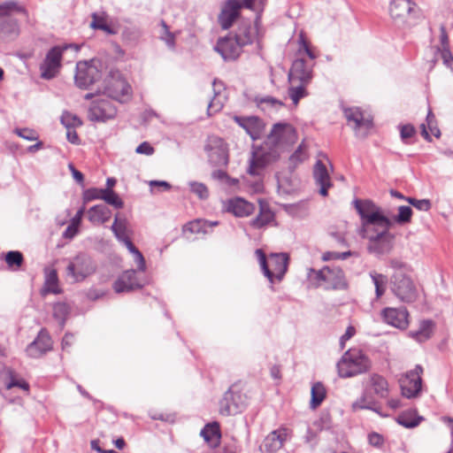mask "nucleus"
<instances>
[{
	"label": "nucleus",
	"mask_w": 453,
	"mask_h": 453,
	"mask_svg": "<svg viewBox=\"0 0 453 453\" xmlns=\"http://www.w3.org/2000/svg\"><path fill=\"white\" fill-rule=\"evenodd\" d=\"M298 43V58L293 62L288 73L289 88L288 90V96L296 105L300 99L307 96L306 86L312 79L313 65L306 62L303 56L306 55L311 60L317 58L303 35H300Z\"/></svg>",
	"instance_id": "f257e3e1"
},
{
	"label": "nucleus",
	"mask_w": 453,
	"mask_h": 453,
	"mask_svg": "<svg viewBox=\"0 0 453 453\" xmlns=\"http://www.w3.org/2000/svg\"><path fill=\"white\" fill-rule=\"evenodd\" d=\"M353 205L361 220L360 233H367L379 226H392V221L386 217L380 206L369 199H355Z\"/></svg>",
	"instance_id": "f03ea898"
},
{
	"label": "nucleus",
	"mask_w": 453,
	"mask_h": 453,
	"mask_svg": "<svg viewBox=\"0 0 453 453\" xmlns=\"http://www.w3.org/2000/svg\"><path fill=\"white\" fill-rule=\"evenodd\" d=\"M307 278L315 288L324 287L325 289H346L348 281L342 268L338 266H324L320 270L310 268Z\"/></svg>",
	"instance_id": "7ed1b4c3"
},
{
	"label": "nucleus",
	"mask_w": 453,
	"mask_h": 453,
	"mask_svg": "<svg viewBox=\"0 0 453 453\" xmlns=\"http://www.w3.org/2000/svg\"><path fill=\"white\" fill-rule=\"evenodd\" d=\"M257 259L260 265L264 275L271 284L274 280H281L288 271L289 257L286 253H272L268 261L265 253L261 249L255 251Z\"/></svg>",
	"instance_id": "20e7f679"
},
{
	"label": "nucleus",
	"mask_w": 453,
	"mask_h": 453,
	"mask_svg": "<svg viewBox=\"0 0 453 453\" xmlns=\"http://www.w3.org/2000/svg\"><path fill=\"white\" fill-rule=\"evenodd\" d=\"M371 366L368 357L356 349L347 350L337 363L338 374L341 378H350L365 373Z\"/></svg>",
	"instance_id": "39448f33"
},
{
	"label": "nucleus",
	"mask_w": 453,
	"mask_h": 453,
	"mask_svg": "<svg viewBox=\"0 0 453 453\" xmlns=\"http://www.w3.org/2000/svg\"><path fill=\"white\" fill-rule=\"evenodd\" d=\"M96 264L87 253L80 252L67 260L66 278L72 282H81L96 272Z\"/></svg>",
	"instance_id": "423d86ee"
},
{
	"label": "nucleus",
	"mask_w": 453,
	"mask_h": 453,
	"mask_svg": "<svg viewBox=\"0 0 453 453\" xmlns=\"http://www.w3.org/2000/svg\"><path fill=\"white\" fill-rule=\"evenodd\" d=\"M280 157V153L274 146L267 140L264 144L253 147L251 156L249 160L248 173L253 176L260 175L264 168L276 161Z\"/></svg>",
	"instance_id": "0eeeda50"
},
{
	"label": "nucleus",
	"mask_w": 453,
	"mask_h": 453,
	"mask_svg": "<svg viewBox=\"0 0 453 453\" xmlns=\"http://www.w3.org/2000/svg\"><path fill=\"white\" fill-rule=\"evenodd\" d=\"M391 226L372 228L367 233H360L369 240L368 250L375 255L388 254L393 249L395 235L389 232Z\"/></svg>",
	"instance_id": "6e6552de"
},
{
	"label": "nucleus",
	"mask_w": 453,
	"mask_h": 453,
	"mask_svg": "<svg viewBox=\"0 0 453 453\" xmlns=\"http://www.w3.org/2000/svg\"><path fill=\"white\" fill-rule=\"evenodd\" d=\"M68 49H73L77 52L80 48L76 44H64L55 46L48 51L44 60L40 65L41 77L42 79L50 80L58 73L61 67L62 55Z\"/></svg>",
	"instance_id": "1a4fd4ad"
},
{
	"label": "nucleus",
	"mask_w": 453,
	"mask_h": 453,
	"mask_svg": "<svg viewBox=\"0 0 453 453\" xmlns=\"http://www.w3.org/2000/svg\"><path fill=\"white\" fill-rule=\"evenodd\" d=\"M391 289L403 303H412L417 299V288L411 276L404 272L394 273L391 276Z\"/></svg>",
	"instance_id": "9d476101"
},
{
	"label": "nucleus",
	"mask_w": 453,
	"mask_h": 453,
	"mask_svg": "<svg viewBox=\"0 0 453 453\" xmlns=\"http://www.w3.org/2000/svg\"><path fill=\"white\" fill-rule=\"evenodd\" d=\"M204 150L209 163L214 167L226 166L228 164V150L226 144L219 136L211 135L207 138Z\"/></svg>",
	"instance_id": "9b49d317"
},
{
	"label": "nucleus",
	"mask_w": 453,
	"mask_h": 453,
	"mask_svg": "<svg viewBox=\"0 0 453 453\" xmlns=\"http://www.w3.org/2000/svg\"><path fill=\"white\" fill-rule=\"evenodd\" d=\"M424 369L420 365H416L414 369L407 372L400 380L402 394L407 398H415L419 395L422 388V378Z\"/></svg>",
	"instance_id": "f8f14e48"
},
{
	"label": "nucleus",
	"mask_w": 453,
	"mask_h": 453,
	"mask_svg": "<svg viewBox=\"0 0 453 453\" xmlns=\"http://www.w3.org/2000/svg\"><path fill=\"white\" fill-rule=\"evenodd\" d=\"M246 397L232 386L225 393L219 403V412L225 416L235 415L245 408Z\"/></svg>",
	"instance_id": "ddd939ff"
},
{
	"label": "nucleus",
	"mask_w": 453,
	"mask_h": 453,
	"mask_svg": "<svg viewBox=\"0 0 453 453\" xmlns=\"http://www.w3.org/2000/svg\"><path fill=\"white\" fill-rule=\"evenodd\" d=\"M104 93L119 102H127L131 96V87L119 73L105 81Z\"/></svg>",
	"instance_id": "4468645a"
},
{
	"label": "nucleus",
	"mask_w": 453,
	"mask_h": 453,
	"mask_svg": "<svg viewBox=\"0 0 453 453\" xmlns=\"http://www.w3.org/2000/svg\"><path fill=\"white\" fill-rule=\"evenodd\" d=\"M297 134L295 127L288 123H276L273 125L267 141L275 148L292 144L296 141Z\"/></svg>",
	"instance_id": "2eb2a0df"
},
{
	"label": "nucleus",
	"mask_w": 453,
	"mask_h": 453,
	"mask_svg": "<svg viewBox=\"0 0 453 453\" xmlns=\"http://www.w3.org/2000/svg\"><path fill=\"white\" fill-rule=\"evenodd\" d=\"M101 78V72L93 62H79L76 65L75 83L79 88H87Z\"/></svg>",
	"instance_id": "dca6fc26"
},
{
	"label": "nucleus",
	"mask_w": 453,
	"mask_h": 453,
	"mask_svg": "<svg viewBox=\"0 0 453 453\" xmlns=\"http://www.w3.org/2000/svg\"><path fill=\"white\" fill-rule=\"evenodd\" d=\"M291 436L292 432L287 427L281 426L273 430L264 439L260 450L263 453H275L282 448Z\"/></svg>",
	"instance_id": "f3484780"
},
{
	"label": "nucleus",
	"mask_w": 453,
	"mask_h": 453,
	"mask_svg": "<svg viewBox=\"0 0 453 453\" xmlns=\"http://www.w3.org/2000/svg\"><path fill=\"white\" fill-rule=\"evenodd\" d=\"M344 115L358 136L365 137L372 127V119L365 117L359 108H347L344 110Z\"/></svg>",
	"instance_id": "a211bd4d"
},
{
	"label": "nucleus",
	"mask_w": 453,
	"mask_h": 453,
	"mask_svg": "<svg viewBox=\"0 0 453 453\" xmlns=\"http://www.w3.org/2000/svg\"><path fill=\"white\" fill-rule=\"evenodd\" d=\"M115 106L106 99H100L92 103L88 110V118L92 121H105L115 117Z\"/></svg>",
	"instance_id": "6ab92c4d"
},
{
	"label": "nucleus",
	"mask_w": 453,
	"mask_h": 453,
	"mask_svg": "<svg viewBox=\"0 0 453 453\" xmlns=\"http://www.w3.org/2000/svg\"><path fill=\"white\" fill-rule=\"evenodd\" d=\"M243 7L241 0H227L219 15V23L223 29L230 28L240 15Z\"/></svg>",
	"instance_id": "aec40b11"
},
{
	"label": "nucleus",
	"mask_w": 453,
	"mask_h": 453,
	"mask_svg": "<svg viewBox=\"0 0 453 453\" xmlns=\"http://www.w3.org/2000/svg\"><path fill=\"white\" fill-rule=\"evenodd\" d=\"M16 10L17 5L13 2L0 5V34L12 35L17 33V21L12 17V13Z\"/></svg>",
	"instance_id": "412c9836"
},
{
	"label": "nucleus",
	"mask_w": 453,
	"mask_h": 453,
	"mask_svg": "<svg viewBox=\"0 0 453 453\" xmlns=\"http://www.w3.org/2000/svg\"><path fill=\"white\" fill-rule=\"evenodd\" d=\"M52 349V340L46 329L42 328L37 337L27 348V354L38 358Z\"/></svg>",
	"instance_id": "4be33fe9"
},
{
	"label": "nucleus",
	"mask_w": 453,
	"mask_h": 453,
	"mask_svg": "<svg viewBox=\"0 0 453 453\" xmlns=\"http://www.w3.org/2000/svg\"><path fill=\"white\" fill-rule=\"evenodd\" d=\"M143 284L136 277L135 270L123 272L113 283V289L116 293L130 292L139 289Z\"/></svg>",
	"instance_id": "5701e85b"
},
{
	"label": "nucleus",
	"mask_w": 453,
	"mask_h": 453,
	"mask_svg": "<svg viewBox=\"0 0 453 453\" xmlns=\"http://www.w3.org/2000/svg\"><path fill=\"white\" fill-rule=\"evenodd\" d=\"M383 320L396 328L405 329L409 325V312L406 308H385L381 311Z\"/></svg>",
	"instance_id": "b1692460"
},
{
	"label": "nucleus",
	"mask_w": 453,
	"mask_h": 453,
	"mask_svg": "<svg viewBox=\"0 0 453 453\" xmlns=\"http://www.w3.org/2000/svg\"><path fill=\"white\" fill-rule=\"evenodd\" d=\"M234 120L246 131L253 141L260 138L264 129V123L258 117L234 116Z\"/></svg>",
	"instance_id": "393cba45"
},
{
	"label": "nucleus",
	"mask_w": 453,
	"mask_h": 453,
	"mask_svg": "<svg viewBox=\"0 0 453 453\" xmlns=\"http://www.w3.org/2000/svg\"><path fill=\"white\" fill-rule=\"evenodd\" d=\"M225 209L235 217L244 218L255 211L256 205L242 197H234L226 201Z\"/></svg>",
	"instance_id": "a878e982"
},
{
	"label": "nucleus",
	"mask_w": 453,
	"mask_h": 453,
	"mask_svg": "<svg viewBox=\"0 0 453 453\" xmlns=\"http://www.w3.org/2000/svg\"><path fill=\"white\" fill-rule=\"evenodd\" d=\"M234 37H226L219 39L215 46V50L221 55L225 60H234L241 54V49Z\"/></svg>",
	"instance_id": "bb28decb"
},
{
	"label": "nucleus",
	"mask_w": 453,
	"mask_h": 453,
	"mask_svg": "<svg viewBox=\"0 0 453 453\" xmlns=\"http://www.w3.org/2000/svg\"><path fill=\"white\" fill-rule=\"evenodd\" d=\"M416 4L412 0H393L389 12L395 20L403 21L413 12Z\"/></svg>",
	"instance_id": "cd10ccee"
},
{
	"label": "nucleus",
	"mask_w": 453,
	"mask_h": 453,
	"mask_svg": "<svg viewBox=\"0 0 453 453\" xmlns=\"http://www.w3.org/2000/svg\"><path fill=\"white\" fill-rule=\"evenodd\" d=\"M257 27L250 22L241 23L235 32L234 38L242 47L251 44L257 37Z\"/></svg>",
	"instance_id": "c85d7f7f"
},
{
	"label": "nucleus",
	"mask_w": 453,
	"mask_h": 453,
	"mask_svg": "<svg viewBox=\"0 0 453 453\" xmlns=\"http://www.w3.org/2000/svg\"><path fill=\"white\" fill-rule=\"evenodd\" d=\"M313 176L316 183L320 187L319 193L323 196L327 195V189L331 187V179L324 163L318 160L314 165Z\"/></svg>",
	"instance_id": "c756f323"
},
{
	"label": "nucleus",
	"mask_w": 453,
	"mask_h": 453,
	"mask_svg": "<svg viewBox=\"0 0 453 453\" xmlns=\"http://www.w3.org/2000/svg\"><path fill=\"white\" fill-rule=\"evenodd\" d=\"M219 224L218 221H207L204 219H195L183 226V233L189 238L188 234H207L209 229Z\"/></svg>",
	"instance_id": "7c9ffc66"
},
{
	"label": "nucleus",
	"mask_w": 453,
	"mask_h": 453,
	"mask_svg": "<svg viewBox=\"0 0 453 453\" xmlns=\"http://www.w3.org/2000/svg\"><path fill=\"white\" fill-rule=\"evenodd\" d=\"M434 327L435 324L433 320H422L418 330L410 332V336L418 342H424L433 336Z\"/></svg>",
	"instance_id": "2f4dec72"
},
{
	"label": "nucleus",
	"mask_w": 453,
	"mask_h": 453,
	"mask_svg": "<svg viewBox=\"0 0 453 453\" xmlns=\"http://www.w3.org/2000/svg\"><path fill=\"white\" fill-rule=\"evenodd\" d=\"M212 86H213V90H214V96L210 101L208 107H207L208 116H212L215 113L220 111L225 104V97L222 96L220 94V88L223 87L222 82L219 81L217 80H214Z\"/></svg>",
	"instance_id": "473e14b6"
},
{
	"label": "nucleus",
	"mask_w": 453,
	"mask_h": 453,
	"mask_svg": "<svg viewBox=\"0 0 453 453\" xmlns=\"http://www.w3.org/2000/svg\"><path fill=\"white\" fill-rule=\"evenodd\" d=\"M200 434L211 447L215 448L219 444L221 434L218 422L207 424Z\"/></svg>",
	"instance_id": "72a5a7b5"
},
{
	"label": "nucleus",
	"mask_w": 453,
	"mask_h": 453,
	"mask_svg": "<svg viewBox=\"0 0 453 453\" xmlns=\"http://www.w3.org/2000/svg\"><path fill=\"white\" fill-rule=\"evenodd\" d=\"M49 293L60 294L61 288L58 286V277L57 270L54 268L45 269V281L42 290V294L47 295Z\"/></svg>",
	"instance_id": "f704fd0d"
},
{
	"label": "nucleus",
	"mask_w": 453,
	"mask_h": 453,
	"mask_svg": "<svg viewBox=\"0 0 453 453\" xmlns=\"http://www.w3.org/2000/svg\"><path fill=\"white\" fill-rule=\"evenodd\" d=\"M88 218L93 224L105 223L111 218V211L104 204L95 205L88 211Z\"/></svg>",
	"instance_id": "c9c22d12"
},
{
	"label": "nucleus",
	"mask_w": 453,
	"mask_h": 453,
	"mask_svg": "<svg viewBox=\"0 0 453 453\" xmlns=\"http://www.w3.org/2000/svg\"><path fill=\"white\" fill-rule=\"evenodd\" d=\"M369 385L374 394L379 395L380 397H386L388 393V383L387 380L378 374V373H372L369 377Z\"/></svg>",
	"instance_id": "e433bc0d"
},
{
	"label": "nucleus",
	"mask_w": 453,
	"mask_h": 453,
	"mask_svg": "<svg viewBox=\"0 0 453 453\" xmlns=\"http://www.w3.org/2000/svg\"><path fill=\"white\" fill-rule=\"evenodd\" d=\"M273 218L274 214L273 211L269 208L260 204L259 213L250 221V226L253 228L260 229L273 221Z\"/></svg>",
	"instance_id": "4c0bfd02"
},
{
	"label": "nucleus",
	"mask_w": 453,
	"mask_h": 453,
	"mask_svg": "<svg viewBox=\"0 0 453 453\" xmlns=\"http://www.w3.org/2000/svg\"><path fill=\"white\" fill-rule=\"evenodd\" d=\"M90 27L93 29L103 30L107 35H113L116 33L115 30L108 24V16L105 14V12H94L92 14Z\"/></svg>",
	"instance_id": "58836bf2"
},
{
	"label": "nucleus",
	"mask_w": 453,
	"mask_h": 453,
	"mask_svg": "<svg viewBox=\"0 0 453 453\" xmlns=\"http://www.w3.org/2000/svg\"><path fill=\"white\" fill-rule=\"evenodd\" d=\"M374 287L376 299H380L386 292V286L388 283V277L382 273L372 271L369 273Z\"/></svg>",
	"instance_id": "ea45409f"
},
{
	"label": "nucleus",
	"mask_w": 453,
	"mask_h": 453,
	"mask_svg": "<svg viewBox=\"0 0 453 453\" xmlns=\"http://www.w3.org/2000/svg\"><path fill=\"white\" fill-rule=\"evenodd\" d=\"M111 231L114 233L119 241L124 240L127 237V221L125 217H120L119 214L115 216L114 222L111 226Z\"/></svg>",
	"instance_id": "a19ab883"
},
{
	"label": "nucleus",
	"mask_w": 453,
	"mask_h": 453,
	"mask_svg": "<svg viewBox=\"0 0 453 453\" xmlns=\"http://www.w3.org/2000/svg\"><path fill=\"white\" fill-rule=\"evenodd\" d=\"M326 397V389L322 383L317 382L311 388V408H317Z\"/></svg>",
	"instance_id": "79ce46f5"
},
{
	"label": "nucleus",
	"mask_w": 453,
	"mask_h": 453,
	"mask_svg": "<svg viewBox=\"0 0 453 453\" xmlns=\"http://www.w3.org/2000/svg\"><path fill=\"white\" fill-rule=\"evenodd\" d=\"M412 209L410 206L402 205L398 207V213L395 215L392 221V225L396 223L398 225H405L411 221Z\"/></svg>",
	"instance_id": "37998d69"
},
{
	"label": "nucleus",
	"mask_w": 453,
	"mask_h": 453,
	"mask_svg": "<svg viewBox=\"0 0 453 453\" xmlns=\"http://www.w3.org/2000/svg\"><path fill=\"white\" fill-rule=\"evenodd\" d=\"M70 308L65 303H57L53 306V317L60 322L61 327L64 326L65 319L69 314Z\"/></svg>",
	"instance_id": "c03bdc74"
},
{
	"label": "nucleus",
	"mask_w": 453,
	"mask_h": 453,
	"mask_svg": "<svg viewBox=\"0 0 453 453\" xmlns=\"http://www.w3.org/2000/svg\"><path fill=\"white\" fill-rule=\"evenodd\" d=\"M307 158L306 146L302 142L295 152L289 157V163L293 168Z\"/></svg>",
	"instance_id": "a18cd8bd"
},
{
	"label": "nucleus",
	"mask_w": 453,
	"mask_h": 453,
	"mask_svg": "<svg viewBox=\"0 0 453 453\" xmlns=\"http://www.w3.org/2000/svg\"><path fill=\"white\" fill-rule=\"evenodd\" d=\"M421 419V417H414L408 413H403L398 416L397 422L403 427L413 428L419 425Z\"/></svg>",
	"instance_id": "49530a36"
},
{
	"label": "nucleus",
	"mask_w": 453,
	"mask_h": 453,
	"mask_svg": "<svg viewBox=\"0 0 453 453\" xmlns=\"http://www.w3.org/2000/svg\"><path fill=\"white\" fill-rule=\"evenodd\" d=\"M102 200H104L106 203L114 206L115 208H122L124 205V203L119 198V196L112 189L109 188H105L104 195L102 196Z\"/></svg>",
	"instance_id": "de8ad7c7"
},
{
	"label": "nucleus",
	"mask_w": 453,
	"mask_h": 453,
	"mask_svg": "<svg viewBox=\"0 0 453 453\" xmlns=\"http://www.w3.org/2000/svg\"><path fill=\"white\" fill-rule=\"evenodd\" d=\"M61 123L66 127V129L75 128L82 125L81 120L76 115L68 111L62 114Z\"/></svg>",
	"instance_id": "09e8293b"
},
{
	"label": "nucleus",
	"mask_w": 453,
	"mask_h": 453,
	"mask_svg": "<svg viewBox=\"0 0 453 453\" xmlns=\"http://www.w3.org/2000/svg\"><path fill=\"white\" fill-rule=\"evenodd\" d=\"M5 262L9 267L19 268L23 263V255L19 251H9L5 255Z\"/></svg>",
	"instance_id": "8fccbe9b"
},
{
	"label": "nucleus",
	"mask_w": 453,
	"mask_h": 453,
	"mask_svg": "<svg viewBox=\"0 0 453 453\" xmlns=\"http://www.w3.org/2000/svg\"><path fill=\"white\" fill-rule=\"evenodd\" d=\"M257 103L261 107L266 105L271 108H279L283 105L281 101L270 96L257 97Z\"/></svg>",
	"instance_id": "3c124183"
},
{
	"label": "nucleus",
	"mask_w": 453,
	"mask_h": 453,
	"mask_svg": "<svg viewBox=\"0 0 453 453\" xmlns=\"http://www.w3.org/2000/svg\"><path fill=\"white\" fill-rule=\"evenodd\" d=\"M190 189L200 199H206L209 196V190L203 183L192 182L190 183Z\"/></svg>",
	"instance_id": "603ef678"
},
{
	"label": "nucleus",
	"mask_w": 453,
	"mask_h": 453,
	"mask_svg": "<svg viewBox=\"0 0 453 453\" xmlns=\"http://www.w3.org/2000/svg\"><path fill=\"white\" fill-rule=\"evenodd\" d=\"M426 120L427 127L429 128L431 134H434L435 137L439 138L441 135V131L435 123V117L434 113L431 111V110H429L427 113Z\"/></svg>",
	"instance_id": "864d4df0"
},
{
	"label": "nucleus",
	"mask_w": 453,
	"mask_h": 453,
	"mask_svg": "<svg viewBox=\"0 0 453 453\" xmlns=\"http://www.w3.org/2000/svg\"><path fill=\"white\" fill-rule=\"evenodd\" d=\"M14 133L27 141H35L38 139L36 132L30 128H16Z\"/></svg>",
	"instance_id": "5fc2aeb1"
},
{
	"label": "nucleus",
	"mask_w": 453,
	"mask_h": 453,
	"mask_svg": "<svg viewBox=\"0 0 453 453\" xmlns=\"http://www.w3.org/2000/svg\"><path fill=\"white\" fill-rule=\"evenodd\" d=\"M14 387H18L25 391L29 390V385L26 380H24L23 379H17L15 376L12 374L9 382L6 384V388H12Z\"/></svg>",
	"instance_id": "6e6d98bb"
},
{
	"label": "nucleus",
	"mask_w": 453,
	"mask_h": 453,
	"mask_svg": "<svg viewBox=\"0 0 453 453\" xmlns=\"http://www.w3.org/2000/svg\"><path fill=\"white\" fill-rule=\"evenodd\" d=\"M352 409L354 411L368 409V410H372L377 413H380V411L376 408L372 407V403L366 402V397L365 395L361 396L358 400H357L356 402H354L352 403Z\"/></svg>",
	"instance_id": "4d7b16f0"
},
{
	"label": "nucleus",
	"mask_w": 453,
	"mask_h": 453,
	"mask_svg": "<svg viewBox=\"0 0 453 453\" xmlns=\"http://www.w3.org/2000/svg\"><path fill=\"white\" fill-rule=\"evenodd\" d=\"M105 188H90L88 189L84 194L85 201H91L95 199H102L104 195Z\"/></svg>",
	"instance_id": "13d9d810"
},
{
	"label": "nucleus",
	"mask_w": 453,
	"mask_h": 453,
	"mask_svg": "<svg viewBox=\"0 0 453 453\" xmlns=\"http://www.w3.org/2000/svg\"><path fill=\"white\" fill-rule=\"evenodd\" d=\"M440 41L441 44V50H444L445 55H449V36L446 32V27L444 25H441L440 27Z\"/></svg>",
	"instance_id": "bf43d9fd"
},
{
	"label": "nucleus",
	"mask_w": 453,
	"mask_h": 453,
	"mask_svg": "<svg viewBox=\"0 0 453 453\" xmlns=\"http://www.w3.org/2000/svg\"><path fill=\"white\" fill-rule=\"evenodd\" d=\"M265 2L266 0H242V4L245 8L258 11L264 7Z\"/></svg>",
	"instance_id": "052dcab7"
},
{
	"label": "nucleus",
	"mask_w": 453,
	"mask_h": 453,
	"mask_svg": "<svg viewBox=\"0 0 453 453\" xmlns=\"http://www.w3.org/2000/svg\"><path fill=\"white\" fill-rule=\"evenodd\" d=\"M135 152L137 154L150 156L155 152V150L148 142H143L135 149Z\"/></svg>",
	"instance_id": "680f3d73"
},
{
	"label": "nucleus",
	"mask_w": 453,
	"mask_h": 453,
	"mask_svg": "<svg viewBox=\"0 0 453 453\" xmlns=\"http://www.w3.org/2000/svg\"><path fill=\"white\" fill-rule=\"evenodd\" d=\"M133 256L134 261L137 265L138 271L144 272L146 270V264L142 254L139 251V250H137L136 252L133 253Z\"/></svg>",
	"instance_id": "e2e57ef3"
},
{
	"label": "nucleus",
	"mask_w": 453,
	"mask_h": 453,
	"mask_svg": "<svg viewBox=\"0 0 453 453\" xmlns=\"http://www.w3.org/2000/svg\"><path fill=\"white\" fill-rule=\"evenodd\" d=\"M368 441H369V443L374 447H381L383 442H384V439L383 437L377 434V433H372L368 435Z\"/></svg>",
	"instance_id": "0e129e2a"
},
{
	"label": "nucleus",
	"mask_w": 453,
	"mask_h": 453,
	"mask_svg": "<svg viewBox=\"0 0 453 453\" xmlns=\"http://www.w3.org/2000/svg\"><path fill=\"white\" fill-rule=\"evenodd\" d=\"M431 201L429 199H418L413 207L419 211H427L431 209Z\"/></svg>",
	"instance_id": "69168bd1"
},
{
	"label": "nucleus",
	"mask_w": 453,
	"mask_h": 453,
	"mask_svg": "<svg viewBox=\"0 0 453 453\" xmlns=\"http://www.w3.org/2000/svg\"><path fill=\"white\" fill-rule=\"evenodd\" d=\"M150 186L152 191H154L156 188H158V190L162 189L165 191H168L170 189V183L164 180H150Z\"/></svg>",
	"instance_id": "338daca9"
},
{
	"label": "nucleus",
	"mask_w": 453,
	"mask_h": 453,
	"mask_svg": "<svg viewBox=\"0 0 453 453\" xmlns=\"http://www.w3.org/2000/svg\"><path fill=\"white\" fill-rule=\"evenodd\" d=\"M390 266L395 270V273L404 272L408 273L407 265L400 260L392 259L390 260Z\"/></svg>",
	"instance_id": "774afa93"
}]
</instances>
